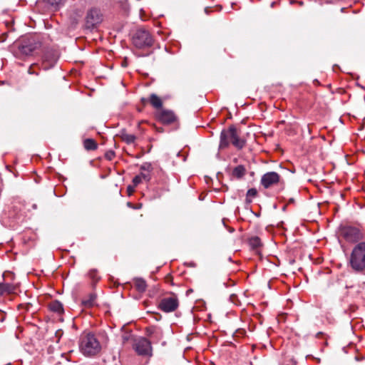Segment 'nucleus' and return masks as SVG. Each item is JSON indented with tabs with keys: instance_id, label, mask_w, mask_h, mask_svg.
Segmentation results:
<instances>
[{
	"instance_id": "3c124183",
	"label": "nucleus",
	"mask_w": 365,
	"mask_h": 365,
	"mask_svg": "<svg viewBox=\"0 0 365 365\" xmlns=\"http://www.w3.org/2000/svg\"><path fill=\"white\" fill-rule=\"evenodd\" d=\"M151 148H152V145H150V147H148V149H149V150H148V151H150V150Z\"/></svg>"
},
{
	"instance_id": "a878e982",
	"label": "nucleus",
	"mask_w": 365,
	"mask_h": 365,
	"mask_svg": "<svg viewBox=\"0 0 365 365\" xmlns=\"http://www.w3.org/2000/svg\"><path fill=\"white\" fill-rule=\"evenodd\" d=\"M115 155V152L113 150H110L105 153V158L108 160H111L114 158Z\"/></svg>"
},
{
	"instance_id": "5fc2aeb1",
	"label": "nucleus",
	"mask_w": 365,
	"mask_h": 365,
	"mask_svg": "<svg viewBox=\"0 0 365 365\" xmlns=\"http://www.w3.org/2000/svg\"><path fill=\"white\" fill-rule=\"evenodd\" d=\"M274 2H272V4H271V6H274Z\"/></svg>"
},
{
	"instance_id": "6e6552de",
	"label": "nucleus",
	"mask_w": 365,
	"mask_h": 365,
	"mask_svg": "<svg viewBox=\"0 0 365 365\" xmlns=\"http://www.w3.org/2000/svg\"><path fill=\"white\" fill-rule=\"evenodd\" d=\"M132 347L136 354L141 356L151 357L153 347L151 342L145 337L135 338L133 341Z\"/></svg>"
},
{
	"instance_id": "4be33fe9",
	"label": "nucleus",
	"mask_w": 365,
	"mask_h": 365,
	"mask_svg": "<svg viewBox=\"0 0 365 365\" xmlns=\"http://www.w3.org/2000/svg\"><path fill=\"white\" fill-rule=\"evenodd\" d=\"M53 10H57L64 2V0H44Z\"/></svg>"
},
{
	"instance_id": "a19ab883",
	"label": "nucleus",
	"mask_w": 365,
	"mask_h": 365,
	"mask_svg": "<svg viewBox=\"0 0 365 365\" xmlns=\"http://www.w3.org/2000/svg\"><path fill=\"white\" fill-rule=\"evenodd\" d=\"M157 130H158V132L162 133V132H163V128H157Z\"/></svg>"
},
{
	"instance_id": "ea45409f",
	"label": "nucleus",
	"mask_w": 365,
	"mask_h": 365,
	"mask_svg": "<svg viewBox=\"0 0 365 365\" xmlns=\"http://www.w3.org/2000/svg\"><path fill=\"white\" fill-rule=\"evenodd\" d=\"M294 198H290L289 200V203H294Z\"/></svg>"
},
{
	"instance_id": "603ef678",
	"label": "nucleus",
	"mask_w": 365,
	"mask_h": 365,
	"mask_svg": "<svg viewBox=\"0 0 365 365\" xmlns=\"http://www.w3.org/2000/svg\"><path fill=\"white\" fill-rule=\"evenodd\" d=\"M314 81L316 82V83L319 84V81L317 80H315Z\"/></svg>"
},
{
	"instance_id": "9d476101",
	"label": "nucleus",
	"mask_w": 365,
	"mask_h": 365,
	"mask_svg": "<svg viewBox=\"0 0 365 365\" xmlns=\"http://www.w3.org/2000/svg\"><path fill=\"white\" fill-rule=\"evenodd\" d=\"M279 183L284 185V181L277 173L273 171L264 173L260 180V184L265 189H269Z\"/></svg>"
},
{
	"instance_id": "c03bdc74",
	"label": "nucleus",
	"mask_w": 365,
	"mask_h": 365,
	"mask_svg": "<svg viewBox=\"0 0 365 365\" xmlns=\"http://www.w3.org/2000/svg\"><path fill=\"white\" fill-rule=\"evenodd\" d=\"M223 187H225V191H227L228 190V187L227 185H223Z\"/></svg>"
},
{
	"instance_id": "6ab92c4d",
	"label": "nucleus",
	"mask_w": 365,
	"mask_h": 365,
	"mask_svg": "<svg viewBox=\"0 0 365 365\" xmlns=\"http://www.w3.org/2000/svg\"><path fill=\"white\" fill-rule=\"evenodd\" d=\"M96 294H94V293H91L88 296V298L86 299H83L82 300V305L84 307H86V308H90V307H92L95 305V301L96 299Z\"/></svg>"
},
{
	"instance_id": "412c9836",
	"label": "nucleus",
	"mask_w": 365,
	"mask_h": 365,
	"mask_svg": "<svg viewBox=\"0 0 365 365\" xmlns=\"http://www.w3.org/2000/svg\"><path fill=\"white\" fill-rule=\"evenodd\" d=\"M249 245L252 250H257L262 246L259 237L255 236L249 239Z\"/></svg>"
},
{
	"instance_id": "f3484780",
	"label": "nucleus",
	"mask_w": 365,
	"mask_h": 365,
	"mask_svg": "<svg viewBox=\"0 0 365 365\" xmlns=\"http://www.w3.org/2000/svg\"><path fill=\"white\" fill-rule=\"evenodd\" d=\"M48 308L51 311L58 314H63L64 312L62 303L58 300L51 302L48 304Z\"/></svg>"
},
{
	"instance_id": "39448f33",
	"label": "nucleus",
	"mask_w": 365,
	"mask_h": 365,
	"mask_svg": "<svg viewBox=\"0 0 365 365\" xmlns=\"http://www.w3.org/2000/svg\"><path fill=\"white\" fill-rule=\"evenodd\" d=\"M80 350L86 356H92L101 350L99 341L94 334H87L81 339L79 344Z\"/></svg>"
},
{
	"instance_id": "e433bc0d",
	"label": "nucleus",
	"mask_w": 365,
	"mask_h": 365,
	"mask_svg": "<svg viewBox=\"0 0 365 365\" xmlns=\"http://www.w3.org/2000/svg\"><path fill=\"white\" fill-rule=\"evenodd\" d=\"M28 72H29V73H30V74L36 73L34 71V70H33V66H30V67H29Z\"/></svg>"
},
{
	"instance_id": "de8ad7c7",
	"label": "nucleus",
	"mask_w": 365,
	"mask_h": 365,
	"mask_svg": "<svg viewBox=\"0 0 365 365\" xmlns=\"http://www.w3.org/2000/svg\"><path fill=\"white\" fill-rule=\"evenodd\" d=\"M33 207H34V209H36V205H35V204H34V205H33Z\"/></svg>"
},
{
	"instance_id": "b1692460",
	"label": "nucleus",
	"mask_w": 365,
	"mask_h": 365,
	"mask_svg": "<svg viewBox=\"0 0 365 365\" xmlns=\"http://www.w3.org/2000/svg\"><path fill=\"white\" fill-rule=\"evenodd\" d=\"M140 170H146V171H151L153 170V167H152V165L150 163H144L141 166H140Z\"/></svg>"
},
{
	"instance_id": "2eb2a0df",
	"label": "nucleus",
	"mask_w": 365,
	"mask_h": 365,
	"mask_svg": "<svg viewBox=\"0 0 365 365\" xmlns=\"http://www.w3.org/2000/svg\"><path fill=\"white\" fill-rule=\"evenodd\" d=\"M117 135L119 136L121 138V140L125 142L127 144L133 143L137 138L135 135L128 134L126 133L125 129H122L120 131V133L118 134Z\"/></svg>"
},
{
	"instance_id": "cd10ccee",
	"label": "nucleus",
	"mask_w": 365,
	"mask_h": 365,
	"mask_svg": "<svg viewBox=\"0 0 365 365\" xmlns=\"http://www.w3.org/2000/svg\"><path fill=\"white\" fill-rule=\"evenodd\" d=\"M155 331V327H147L145 329V333L148 336H150L152 334H153Z\"/></svg>"
},
{
	"instance_id": "79ce46f5",
	"label": "nucleus",
	"mask_w": 365,
	"mask_h": 365,
	"mask_svg": "<svg viewBox=\"0 0 365 365\" xmlns=\"http://www.w3.org/2000/svg\"><path fill=\"white\" fill-rule=\"evenodd\" d=\"M321 335H323V333L322 332H318L317 334V337H319V336H321Z\"/></svg>"
},
{
	"instance_id": "473e14b6",
	"label": "nucleus",
	"mask_w": 365,
	"mask_h": 365,
	"mask_svg": "<svg viewBox=\"0 0 365 365\" xmlns=\"http://www.w3.org/2000/svg\"><path fill=\"white\" fill-rule=\"evenodd\" d=\"M127 190L128 193L131 194L134 191V187L131 185H128Z\"/></svg>"
},
{
	"instance_id": "aec40b11",
	"label": "nucleus",
	"mask_w": 365,
	"mask_h": 365,
	"mask_svg": "<svg viewBox=\"0 0 365 365\" xmlns=\"http://www.w3.org/2000/svg\"><path fill=\"white\" fill-rule=\"evenodd\" d=\"M83 146L86 150H96L98 148V143L92 138H86L83 140Z\"/></svg>"
},
{
	"instance_id": "09e8293b",
	"label": "nucleus",
	"mask_w": 365,
	"mask_h": 365,
	"mask_svg": "<svg viewBox=\"0 0 365 365\" xmlns=\"http://www.w3.org/2000/svg\"><path fill=\"white\" fill-rule=\"evenodd\" d=\"M128 205L129 207H131V203H130V202H128Z\"/></svg>"
},
{
	"instance_id": "7ed1b4c3",
	"label": "nucleus",
	"mask_w": 365,
	"mask_h": 365,
	"mask_svg": "<svg viewBox=\"0 0 365 365\" xmlns=\"http://www.w3.org/2000/svg\"><path fill=\"white\" fill-rule=\"evenodd\" d=\"M339 235L348 243L357 244L365 240V232L362 227L351 225H340Z\"/></svg>"
},
{
	"instance_id": "864d4df0",
	"label": "nucleus",
	"mask_w": 365,
	"mask_h": 365,
	"mask_svg": "<svg viewBox=\"0 0 365 365\" xmlns=\"http://www.w3.org/2000/svg\"><path fill=\"white\" fill-rule=\"evenodd\" d=\"M141 207V205H139L138 206H137V207H136V208H139V207Z\"/></svg>"
},
{
	"instance_id": "9b49d317",
	"label": "nucleus",
	"mask_w": 365,
	"mask_h": 365,
	"mask_svg": "<svg viewBox=\"0 0 365 365\" xmlns=\"http://www.w3.org/2000/svg\"><path fill=\"white\" fill-rule=\"evenodd\" d=\"M179 306V302L176 297H165L160 300L158 308L166 313L175 311Z\"/></svg>"
},
{
	"instance_id": "2f4dec72",
	"label": "nucleus",
	"mask_w": 365,
	"mask_h": 365,
	"mask_svg": "<svg viewBox=\"0 0 365 365\" xmlns=\"http://www.w3.org/2000/svg\"><path fill=\"white\" fill-rule=\"evenodd\" d=\"M7 36V34H2L1 36H0V42H4L6 40V38Z\"/></svg>"
},
{
	"instance_id": "4c0bfd02",
	"label": "nucleus",
	"mask_w": 365,
	"mask_h": 365,
	"mask_svg": "<svg viewBox=\"0 0 365 365\" xmlns=\"http://www.w3.org/2000/svg\"><path fill=\"white\" fill-rule=\"evenodd\" d=\"M143 155H144V151H143V150H142L140 153H139V154H138V155L135 156V158H141Z\"/></svg>"
},
{
	"instance_id": "dca6fc26",
	"label": "nucleus",
	"mask_w": 365,
	"mask_h": 365,
	"mask_svg": "<svg viewBox=\"0 0 365 365\" xmlns=\"http://www.w3.org/2000/svg\"><path fill=\"white\" fill-rule=\"evenodd\" d=\"M247 170L244 165H240L233 168L232 171V176L241 180L246 174Z\"/></svg>"
},
{
	"instance_id": "f03ea898",
	"label": "nucleus",
	"mask_w": 365,
	"mask_h": 365,
	"mask_svg": "<svg viewBox=\"0 0 365 365\" xmlns=\"http://www.w3.org/2000/svg\"><path fill=\"white\" fill-rule=\"evenodd\" d=\"M230 143L237 149H242L245 145V141L240 138L234 125H231L228 129L221 131L219 148H227Z\"/></svg>"
},
{
	"instance_id": "49530a36",
	"label": "nucleus",
	"mask_w": 365,
	"mask_h": 365,
	"mask_svg": "<svg viewBox=\"0 0 365 365\" xmlns=\"http://www.w3.org/2000/svg\"><path fill=\"white\" fill-rule=\"evenodd\" d=\"M123 340H124V342H125L126 340H128V338L127 337H124Z\"/></svg>"
},
{
	"instance_id": "f257e3e1",
	"label": "nucleus",
	"mask_w": 365,
	"mask_h": 365,
	"mask_svg": "<svg viewBox=\"0 0 365 365\" xmlns=\"http://www.w3.org/2000/svg\"><path fill=\"white\" fill-rule=\"evenodd\" d=\"M42 46L39 35L26 36L16 42L14 46V54L17 58H24L33 55Z\"/></svg>"
},
{
	"instance_id": "f704fd0d",
	"label": "nucleus",
	"mask_w": 365,
	"mask_h": 365,
	"mask_svg": "<svg viewBox=\"0 0 365 365\" xmlns=\"http://www.w3.org/2000/svg\"><path fill=\"white\" fill-rule=\"evenodd\" d=\"M185 264L192 267H195L196 266L195 263L192 262L189 263H185Z\"/></svg>"
},
{
	"instance_id": "7c9ffc66",
	"label": "nucleus",
	"mask_w": 365,
	"mask_h": 365,
	"mask_svg": "<svg viewBox=\"0 0 365 365\" xmlns=\"http://www.w3.org/2000/svg\"><path fill=\"white\" fill-rule=\"evenodd\" d=\"M63 332L61 329H58L56 331L55 333V335L58 338V341L59 340V339L61 337V336L63 335Z\"/></svg>"
},
{
	"instance_id": "393cba45",
	"label": "nucleus",
	"mask_w": 365,
	"mask_h": 365,
	"mask_svg": "<svg viewBox=\"0 0 365 365\" xmlns=\"http://www.w3.org/2000/svg\"><path fill=\"white\" fill-rule=\"evenodd\" d=\"M249 197H255L257 195V190L255 188H250L247 190V195Z\"/></svg>"
},
{
	"instance_id": "20e7f679",
	"label": "nucleus",
	"mask_w": 365,
	"mask_h": 365,
	"mask_svg": "<svg viewBox=\"0 0 365 365\" xmlns=\"http://www.w3.org/2000/svg\"><path fill=\"white\" fill-rule=\"evenodd\" d=\"M349 263L351 269L356 272L365 271V242H361L353 247Z\"/></svg>"
},
{
	"instance_id": "1a4fd4ad",
	"label": "nucleus",
	"mask_w": 365,
	"mask_h": 365,
	"mask_svg": "<svg viewBox=\"0 0 365 365\" xmlns=\"http://www.w3.org/2000/svg\"><path fill=\"white\" fill-rule=\"evenodd\" d=\"M59 57L58 50L53 48H47L45 49L43 56L41 66L43 70H48L53 68L56 63Z\"/></svg>"
},
{
	"instance_id": "72a5a7b5",
	"label": "nucleus",
	"mask_w": 365,
	"mask_h": 365,
	"mask_svg": "<svg viewBox=\"0 0 365 365\" xmlns=\"http://www.w3.org/2000/svg\"><path fill=\"white\" fill-rule=\"evenodd\" d=\"M237 298V295L235 294H231L230 297V299L232 302L235 303V300Z\"/></svg>"
},
{
	"instance_id": "c85d7f7f",
	"label": "nucleus",
	"mask_w": 365,
	"mask_h": 365,
	"mask_svg": "<svg viewBox=\"0 0 365 365\" xmlns=\"http://www.w3.org/2000/svg\"><path fill=\"white\" fill-rule=\"evenodd\" d=\"M223 284L225 287H228L234 286L235 284V282H233L232 280L229 279L227 280V282H224Z\"/></svg>"
},
{
	"instance_id": "5701e85b",
	"label": "nucleus",
	"mask_w": 365,
	"mask_h": 365,
	"mask_svg": "<svg viewBox=\"0 0 365 365\" xmlns=\"http://www.w3.org/2000/svg\"><path fill=\"white\" fill-rule=\"evenodd\" d=\"M88 275L94 281H98L100 279V277H98V272L96 269L90 270Z\"/></svg>"
},
{
	"instance_id": "58836bf2",
	"label": "nucleus",
	"mask_w": 365,
	"mask_h": 365,
	"mask_svg": "<svg viewBox=\"0 0 365 365\" xmlns=\"http://www.w3.org/2000/svg\"><path fill=\"white\" fill-rule=\"evenodd\" d=\"M246 200V202L248 203V204L252 202V200L250 199V197H247V195H246V200Z\"/></svg>"
},
{
	"instance_id": "c756f323",
	"label": "nucleus",
	"mask_w": 365,
	"mask_h": 365,
	"mask_svg": "<svg viewBox=\"0 0 365 365\" xmlns=\"http://www.w3.org/2000/svg\"><path fill=\"white\" fill-rule=\"evenodd\" d=\"M139 175H141V179L143 178L146 181H149L150 179V177L148 174L141 173Z\"/></svg>"
},
{
	"instance_id": "ddd939ff",
	"label": "nucleus",
	"mask_w": 365,
	"mask_h": 365,
	"mask_svg": "<svg viewBox=\"0 0 365 365\" xmlns=\"http://www.w3.org/2000/svg\"><path fill=\"white\" fill-rule=\"evenodd\" d=\"M140 101L143 105H145L147 103L149 102L151 104V106L156 109L161 108L163 106L162 100L155 93L150 94L148 99L145 98H142Z\"/></svg>"
},
{
	"instance_id": "f8f14e48",
	"label": "nucleus",
	"mask_w": 365,
	"mask_h": 365,
	"mask_svg": "<svg viewBox=\"0 0 365 365\" xmlns=\"http://www.w3.org/2000/svg\"><path fill=\"white\" fill-rule=\"evenodd\" d=\"M156 117L163 124L170 125L178 120L175 113L170 110L162 109L156 114Z\"/></svg>"
},
{
	"instance_id": "a211bd4d",
	"label": "nucleus",
	"mask_w": 365,
	"mask_h": 365,
	"mask_svg": "<svg viewBox=\"0 0 365 365\" xmlns=\"http://www.w3.org/2000/svg\"><path fill=\"white\" fill-rule=\"evenodd\" d=\"M15 291V287L9 283H0V295L11 294Z\"/></svg>"
},
{
	"instance_id": "a18cd8bd",
	"label": "nucleus",
	"mask_w": 365,
	"mask_h": 365,
	"mask_svg": "<svg viewBox=\"0 0 365 365\" xmlns=\"http://www.w3.org/2000/svg\"><path fill=\"white\" fill-rule=\"evenodd\" d=\"M126 65H127V64H126V63H125V62H123V66H126Z\"/></svg>"
},
{
	"instance_id": "4468645a",
	"label": "nucleus",
	"mask_w": 365,
	"mask_h": 365,
	"mask_svg": "<svg viewBox=\"0 0 365 365\" xmlns=\"http://www.w3.org/2000/svg\"><path fill=\"white\" fill-rule=\"evenodd\" d=\"M133 284L135 289L140 293H143L147 289V283L145 280L141 277L134 278Z\"/></svg>"
},
{
	"instance_id": "37998d69",
	"label": "nucleus",
	"mask_w": 365,
	"mask_h": 365,
	"mask_svg": "<svg viewBox=\"0 0 365 365\" xmlns=\"http://www.w3.org/2000/svg\"><path fill=\"white\" fill-rule=\"evenodd\" d=\"M192 292V289H190L187 291V295L189 294V293Z\"/></svg>"
},
{
	"instance_id": "0eeeda50",
	"label": "nucleus",
	"mask_w": 365,
	"mask_h": 365,
	"mask_svg": "<svg viewBox=\"0 0 365 365\" xmlns=\"http://www.w3.org/2000/svg\"><path fill=\"white\" fill-rule=\"evenodd\" d=\"M103 21V14L100 9L91 8L85 16V29L93 30L97 29Z\"/></svg>"
},
{
	"instance_id": "423d86ee",
	"label": "nucleus",
	"mask_w": 365,
	"mask_h": 365,
	"mask_svg": "<svg viewBox=\"0 0 365 365\" xmlns=\"http://www.w3.org/2000/svg\"><path fill=\"white\" fill-rule=\"evenodd\" d=\"M154 40L150 32L145 29L136 30L132 36V43L138 48L151 47Z\"/></svg>"
},
{
	"instance_id": "8fccbe9b",
	"label": "nucleus",
	"mask_w": 365,
	"mask_h": 365,
	"mask_svg": "<svg viewBox=\"0 0 365 365\" xmlns=\"http://www.w3.org/2000/svg\"><path fill=\"white\" fill-rule=\"evenodd\" d=\"M4 320V317H1V320H0V321H1V322H3Z\"/></svg>"
},
{
	"instance_id": "bb28decb",
	"label": "nucleus",
	"mask_w": 365,
	"mask_h": 365,
	"mask_svg": "<svg viewBox=\"0 0 365 365\" xmlns=\"http://www.w3.org/2000/svg\"><path fill=\"white\" fill-rule=\"evenodd\" d=\"M142 180H141V175H136L133 178V186L135 187L137 186L138 184H140Z\"/></svg>"
},
{
	"instance_id": "c9c22d12",
	"label": "nucleus",
	"mask_w": 365,
	"mask_h": 365,
	"mask_svg": "<svg viewBox=\"0 0 365 365\" xmlns=\"http://www.w3.org/2000/svg\"><path fill=\"white\" fill-rule=\"evenodd\" d=\"M165 280L167 282H171L173 280L172 277L170 275H168L165 278Z\"/></svg>"
}]
</instances>
